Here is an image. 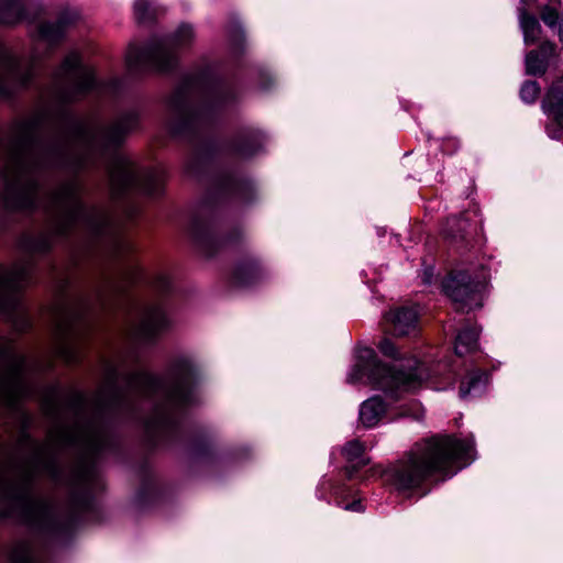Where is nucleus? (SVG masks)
I'll use <instances>...</instances> for the list:
<instances>
[{
  "label": "nucleus",
  "instance_id": "obj_1",
  "mask_svg": "<svg viewBox=\"0 0 563 563\" xmlns=\"http://www.w3.org/2000/svg\"><path fill=\"white\" fill-rule=\"evenodd\" d=\"M96 88L95 69L73 51L53 71L47 89L48 97L58 104L54 112L58 135H42L48 119L43 111L13 124L1 170L4 186L0 199L8 210L33 212L38 208L40 177L44 172L59 168L78 174L100 163L107 164L113 200L131 192L162 195L166 177L163 166L141 169L118 153L139 126L136 110L122 111L107 124H99L95 119L78 118L66 108Z\"/></svg>",
  "mask_w": 563,
  "mask_h": 563
},
{
  "label": "nucleus",
  "instance_id": "obj_2",
  "mask_svg": "<svg viewBox=\"0 0 563 563\" xmlns=\"http://www.w3.org/2000/svg\"><path fill=\"white\" fill-rule=\"evenodd\" d=\"M240 99L235 84L220 77L210 66L184 76L167 99L170 131L195 146L186 163L190 175L209 170L214 157L213 129L220 115Z\"/></svg>",
  "mask_w": 563,
  "mask_h": 563
},
{
  "label": "nucleus",
  "instance_id": "obj_3",
  "mask_svg": "<svg viewBox=\"0 0 563 563\" xmlns=\"http://www.w3.org/2000/svg\"><path fill=\"white\" fill-rule=\"evenodd\" d=\"M113 253L118 267L111 275H103L88 297L80 301L81 312L119 310L139 317H166L167 298L172 290L169 278L164 274L147 280L143 269L129 256L134 245L122 236L114 238Z\"/></svg>",
  "mask_w": 563,
  "mask_h": 563
},
{
  "label": "nucleus",
  "instance_id": "obj_4",
  "mask_svg": "<svg viewBox=\"0 0 563 563\" xmlns=\"http://www.w3.org/2000/svg\"><path fill=\"white\" fill-rule=\"evenodd\" d=\"M197 367L187 357L170 362L167 371L169 379L146 371L126 373L123 378L131 389L145 399L158 391L163 397L154 404L152 413L145 421V442L151 449L187 444L188 435L181 423L184 411L194 402V386L197 382Z\"/></svg>",
  "mask_w": 563,
  "mask_h": 563
},
{
  "label": "nucleus",
  "instance_id": "obj_5",
  "mask_svg": "<svg viewBox=\"0 0 563 563\" xmlns=\"http://www.w3.org/2000/svg\"><path fill=\"white\" fill-rule=\"evenodd\" d=\"M81 186L77 179L68 180L49 191L43 203L48 217L47 227L38 234L25 233L19 240L26 253L46 254L57 240L69 239L77 228H82L98 239L111 230V217L98 206H87L81 197Z\"/></svg>",
  "mask_w": 563,
  "mask_h": 563
},
{
  "label": "nucleus",
  "instance_id": "obj_6",
  "mask_svg": "<svg viewBox=\"0 0 563 563\" xmlns=\"http://www.w3.org/2000/svg\"><path fill=\"white\" fill-rule=\"evenodd\" d=\"M474 441L434 435L416 442L383 473L384 483L401 495H410L433 475H453L473 460Z\"/></svg>",
  "mask_w": 563,
  "mask_h": 563
},
{
  "label": "nucleus",
  "instance_id": "obj_7",
  "mask_svg": "<svg viewBox=\"0 0 563 563\" xmlns=\"http://www.w3.org/2000/svg\"><path fill=\"white\" fill-rule=\"evenodd\" d=\"M87 404L85 391L73 390L66 405L77 420L70 426L63 424L57 430V438L64 445L81 449L71 467L74 486H87L96 479V461L110 444L107 432L97 424L95 417L85 422L80 421Z\"/></svg>",
  "mask_w": 563,
  "mask_h": 563
},
{
  "label": "nucleus",
  "instance_id": "obj_8",
  "mask_svg": "<svg viewBox=\"0 0 563 563\" xmlns=\"http://www.w3.org/2000/svg\"><path fill=\"white\" fill-rule=\"evenodd\" d=\"M409 363L408 372L388 367L377 360L373 349L361 347L347 382L368 384L390 395L397 391L415 390L429 377V373L420 361L411 360Z\"/></svg>",
  "mask_w": 563,
  "mask_h": 563
},
{
  "label": "nucleus",
  "instance_id": "obj_9",
  "mask_svg": "<svg viewBox=\"0 0 563 563\" xmlns=\"http://www.w3.org/2000/svg\"><path fill=\"white\" fill-rule=\"evenodd\" d=\"M192 40V27L181 24L167 37L154 38L144 46L131 45L126 54L128 67L133 73L170 71L177 66L179 51L190 46Z\"/></svg>",
  "mask_w": 563,
  "mask_h": 563
},
{
  "label": "nucleus",
  "instance_id": "obj_10",
  "mask_svg": "<svg viewBox=\"0 0 563 563\" xmlns=\"http://www.w3.org/2000/svg\"><path fill=\"white\" fill-rule=\"evenodd\" d=\"M479 332L481 329L476 324H470L461 329L455 338L453 358L442 365L443 368L448 369L454 377L461 376V368L464 367L467 375L465 379L461 382L459 391L460 397L463 399L472 394L482 391L487 379L485 372L471 368L473 360H464L465 356L477 352Z\"/></svg>",
  "mask_w": 563,
  "mask_h": 563
},
{
  "label": "nucleus",
  "instance_id": "obj_11",
  "mask_svg": "<svg viewBox=\"0 0 563 563\" xmlns=\"http://www.w3.org/2000/svg\"><path fill=\"white\" fill-rule=\"evenodd\" d=\"M444 294L457 313L468 314L483 307L485 284L472 278L465 271H453L442 282Z\"/></svg>",
  "mask_w": 563,
  "mask_h": 563
},
{
  "label": "nucleus",
  "instance_id": "obj_12",
  "mask_svg": "<svg viewBox=\"0 0 563 563\" xmlns=\"http://www.w3.org/2000/svg\"><path fill=\"white\" fill-rule=\"evenodd\" d=\"M119 376L118 367L108 363L104 368V387L98 391L95 399L98 415L110 411L117 416H132L135 412V400L118 385Z\"/></svg>",
  "mask_w": 563,
  "mask_h": 563
},
{
  "label": "nucleus",
  "instance_id": "obj_13",
  "mask_svg": "<svg viewBox=\"0 0 563 563\" xmlns=\"http://www.w3.org/2000/svg\"><path fill=\"white\" fill-rule=\"evenodd\" d=\"M35 73L34 60L16 58L0 43V98H8L16 89L29 87Z\"/></svg>",
  "mask_w": 563,
  "mask_h": 563
},
{
  "label": "nucleus",
  "instance_id": "obj_14",
  "mask_svg": "<svg viewBox=\"0 0 563 563\" xmlns=\"http://www.w3.org/2000/svg\"><path fill=\"white\" fill-rule=\"evenodd\" d=\"M210 195L217 201L246 203L253 199L252 183L235 170L222 169L214 173Z\"/></svg>",
  "mask_w": 563,
  "mask_h": 563
},
{
  "label": "nucleus",
  "instance_id": "obj_15",
  "mask_svg": "<svg viewBox=\"0 0 563 563\" xmlns=\"http://www.w3.org/2000/svg\"><path fill=\"white\" fill-rule=\"evenodd\" d=\"M189 234L196 247L208 257L213 256L225 246L238 244L243 236L240 229L234 230L225 236H220L209 221L200 218L192 219L189 227Z\"/></svg>",
  "mask_w": 563,
  "mask_h": 563
},
{
  "label": "nucleus",
  "instance_id": "obj_16",
  "mask_svg": "<svg viewBox=\"0 0 563 563\" xmlns=\"http://www.w3.org/2000/svg\"><path fill=\"white\" fill-rule=\"evenodd\" d=\"M32 268L29 264L13 267L0 265V311L10 312L19 303L21 289L31 282Z\"/></svg>",
  "mask_w": 563,
  "mask_h": 563
},
{
  "label": "nucleus",
  "instance_id": "obj_17",
  "mask_svg": "<svg viewBox=\"0 0 563 563\" xmlns=\"http://www.w3.org/2000/svg\"><path fill=\"white\" fill-rule=\"evenodd\" d=\"M13 377H2L0 373V404L11 411H20L24 399L31 396V386L21 373Z\"/></svg>",
  "mask_w": 563,
  "mask_h": 563
},
{
  "label": "nucleus",
  "instance_id": "obj_18",
  "mask_svg": "<svg viewBox=\"0 0 563 563\" xmlns=\"http://www.w3.org/2000/svg\"><path fill=\"white\" fill-rule=\"evenodd\" d=\"M555 52L556 45L552 41H542L537 49L527 53L525 59L526 73L531 76H543Z\"/></svg>",
  "mask_w": 563,
  "mask_h": 563
},
{
  "label": "nucleus",
  "instance_id": "obj_19",
  "mask_svg": "<svg viewBox=\"0 0 563 563\" xmlns=\"http://www.w3.org/2000/svg\"><path fill=\"white\" fill-rule=\"evenodd\" d=\"M261 277L262 268L260 262L253 256H247L234 265L230 283L236 287H246L257 283Z\"/></svg>",
  "mask_w": 563,
  "mask_h": 563
},
{
  "label": "nucleus",
  "instance_id": "obj_20",
  "mask_svg": "<svg viewBox=\"0 0 563 563\" xmlns=\"http://www.w3.org/2000/svg\"><path fill=\"white\" fill-rule=\"evenodd\" d=\"M37 14L30 13V5L24 0H0V23L15 25L21 22H33Z\"/></svg>",
  "mask_w": 563,
  "mask_h": 563
},
{
  "label": "nucleus",
  "instance_id": "obj_21",
  "mask_svg": "<svg viewBox=\"0 0 563 563\" xmlns=\"http://www.w3.org/2000/svg\"><path fill=\"white\" fill-rule=\"evenodd\" d=\"M74 20L73 14L63 12L55 22H41L37 27L40 38L47 42L49 46L58 45L64 38L68 26L74 23Z\"/></svg>",
  "mask_w": 563,
  "mask_h": 563
},
{
  "label": "nucleus",
  "instance_id": "obj_22",
  "mask_svg": "<svg viewBox=\"0 0 563 563\" xmlns=\"http://www.w3.org/2000/svg\"><path fill=\"white\" fill-rule=\"evenodd\" d=\"M543 111L563 128V85L552 84L542 100Z\"/></svg>",
  "mask_w": 563,
  "mask_h": 563
},
{
  "label": "nucleus",
  "instance_id": "obj_23",
  "mask_svg": "<svg viewBox=\"0 0 563 563\" xmlns=\"http://www.w3.org/2000/svg\"><path fill=\"white\" fill-rule=\"evenodd\" d=\"M263 144V135L254 130H245L236 135L232 142L233 152L241 157L256 154Z\"/></svg>",
  "mask_w": 563,
  "mask_h": 563
},
{
  "label": "nucleus",
  "instance_id": "obj_24",
  "mask_svg": "<svg viewBox=\"0 0 563 563\" xmlns=\"http://www.w3.org/2000/svg\"><path fill=\"white\" fill-rule=\"evenodd\" d=\"M365 445L360 440L354 439L349 441L342 448V455L346 460L350 466H346V473L349 478L353 477V474L362 466L368 463V459L365 456Z\"/></svg>",
  "mask_w": 563,
  "mask_h": 563
},
{
  "label": "nucleus",
  "instance_id": "obj_25",
  "mask_svg": "<svg viewBox=\"0 0 563 563\" xmlns=\"http://www.w3.org/2000/svg\"><path fill=\"white\" fill-rule=\"evenodd\" d=\"M386 412V406L383 399L378 396L372 397L365 400L358 412L360 422L365 428H373L377 426L384 413Z\"/></svg>",
  "mask_w": 563,
  "mask_h": 563
},
{
  "label": "nucleus",
  "instance_id": "obj_26",
  "mask_svg": "<svg viewBox=\"0 0 563 563\" xmlns=\"http://www.w3.org/2000/svg\"><path fill=\"white\" fill-rule=\"evenodd\" d=\"M519 22L523 33L525 44L531 45L537 43L542 34V27L538 19L526 9H521L519 13Z\"/></svg>",
  "mask_w": 563,
  "mask_h": 563
},
{
  "label": "nucleus",
  "instance_id": "obj_27",
  "mask_svg": "<svg viewBox=\"0 0 563 563\" xmlns=\"http://www.w3.org/2000/svg\"><path fill=\"white\" fill-rule=\"evenodd\" d=\"M33 466L41 467L53 481L62 478V467L53 455H45V448H38L37 452L30 460Z\"/></svg>",
  "mask_w": 563,
  "mask_h": 563
},
{
  "label": "nucleus",
  "instance_id": "obj_28",
  "mask_svg": "<svg viewBox=\"0 0 563 563\" xmlns=\"http://www.w3.org/2000/svg\"><path fill=\"white\" fill-rule=\"evenodd\" d=\"M384 329L395 336L417 335L420 319H386Z\"/></svg>",
  "mask_w": 563,
  "mask_h": 563
},
{
  "label": "nucleus",
  "instance_id": "obj_29",
  "mask_svg": "<svg viewBox=\"0 0 563 563\" xmlns=\"http://www.w3.org/2000/svg\"><path fill=\"white\" fill-rule=\"evenodd\" d=\"M140 323L135 329V336L144 343L154 342L159 335L166 319H140Z\"/></svg>",
  "mask_w": 563,
  "mask_h": 563
},
{
  "label": "nucleus",
  "instance_id": "obj_30",
  "mask_svg": "<svg viewBox=\"0 0 563 563\" xmlns=\"http://www.w3.org/2000/svg\"><path fill=\"white\" fill-rule=\"evenodd\" d=\"M9 561L10 563H42L32 544L26 540H20L11 547Z\"/></svg>",
  "mask_w": 563,
  "mask_h": 563
},
{
  "label": "nucleus",
  "instance_id": "obj_31",
  "mask_svg": "<svg viewBox=\"0 0 563 563\" xmlns=\"http://www.w3.org/2000/svg\"><path fill=\"white\" fill-rule=\"evenodd\" d=\"M468 221L463 217H451L446 220L443 228V235L452 242H462L466 240Z\"/></svg>",
  "mask_w": 563,
  "mask_h": 563
},
{
  "label": "nucleus",
  "instance_id": "obj_32",
  "mask_svg": "<svg viewBox=\"0 0 563 563\" xmlns=\"http://www.w3.org/2000/svg\"><path fill=\"white\" fill-rule=\"evenodd\" d=\"M41 409L43 413L48 418L55 420L60 418L57 386H49L45 389L41 399Z\"/></svg>",
  "mask_w": 563,
  "mask_h": 563
},
{
  "label": "nucleus",
  "instance_id": "obj_33",
  "mask_svg": "<svg viewBox=\"0 0 563 563\" xmlns=\"http://www.w3.org/2000/svg\"><path fill=\"white\" fill-rule=\"evenodd\" d=\"M423 314V307L418 302L405 300L399 305L390 308L389 317H420Z\"/></svg>",
  "mask_w": 563,
  "mask_h": 563
},
{
  "label": "nucleus",
  "instance_id": "obj_34",
  "mask_svg": "<svg viewBox=\"0 0 563 563\" xmlns=\"http://www.w3.org/2000/svg\"><path fill=\"white\" fill-rule=\"evenodd\" d=\"M134 16L137 23H147L154 19V10L150 0H135Z\"/></svg>",
  "mask_w": 563,
  "mask_h": 563
},
{
  "label": "nucleus",
  "instance_id": "obj_35",
  "mask_svg": "<svg viewBox=\"0 0 563 563\" xmlns=\"http://www.w3.org/2000/svg\"><path fill=\"white\" fill-rule=\"evenodd\" d=\"M541 92V87L536 80H527L520 89V97L527 103L537 101Z\"/></svg>",
  "mask_w": 563,
  "mask_h": 563
},
{
  "label": "nucleus",
  "instance_id": "obj_36",
  "mask_svg": "<svg viewBox=\"0 0 563 563\" xmlns=\"http://www.w3.org/2000/svg\"><path fill=\"white\" fill-rule=\"evenodd\" d=\"M7 360H10V368L7 375H2V377H13L18 376V373H21V377L24 373V366H25V357L22 355H15L13 353V349L11 350V355Z\"/></svg>",
  "mask_w": 563,
  "mask_h": 563
},
{
  "label": "nucleus",
  "instance_id": "obj_37",
  "mask_svg": "<svg viewBox=\"0 0 563 563\" xmlns=\"http://www.w3.org/2000/svg\"><path fill=\"white\" fill-rule=\"evenodd\" d=\"M540 19L549 27H555L561 21L558 10L549 4H545L540 10Z\"/></svg>",
  "mask_w": 563,
  "mask_h": 563
},
{
  "label": "nucleus",
  "instance_id": "obj_38",
  "mask_svg": "<svg viewBox=\"0 0 563 563\" xmlns=\"http://www.w3.org/2000/svg\"><path fill=\"white\" fill-rule=\"evenodd\" d=\"M399 416L419 420L423 417V409L418 402H410L400 408Z\"/></svg>",
  "mask_w": 563,
  "mask_h": 563
},
{
  "label": "nucleus",
  "instance_id": "obj_39",
  "mask_svg": "<svg viewBox=\"0 0 563 563\" xmlns=\"http://www.w3.org/2000/svg\"><path fill=\"white\" fill-rule=\"evenodd\" d=\"M60 355L64 356V358L68 363H75L77 362L79 357V353L76 350V347L67 341V338H64V342L62 343L59 347Z\"/></svg>",
  "mask_w": 563,
  "mask_h": 563
},
{
  "label": "nucleus",
  "instance_id": "obj_40",
  "mask_svg": "<svg viewBox=\"0 0 563 563\" xmlns=\"http://www.w3.org/2000/svg\"><path fill=\"white\" fill-rule=\"evenodd\" d=\"M378 349L385 356L396 358L398 355L397 347L389 339H383L379 342Z\"/></svg>",
  "mask_w": 563,
  "mask_h": 563
},
{
  "label": "nucleus",
  "instance_id": "obj_41",
  "mask_svg": "<svg viewBox=\"0 0 563 563\" xmlns=\"http://www.w3.org/2000/svg\"><path fill=\"white\" fill-rule=\"evenodd\" d=\"M18 442L20 445H34L35 453L37 452L38 448H44L43 445H40L38 442L32 438L29 430H21Z\"/></svg>",
  "mask_w": 563,
  "mask_h": 563
},
{
  "label": "nucleus",
  "instance_id": "obj_42",
  "mask_svg": "<svg viewBox=\"0 0 563 563\" xmlns=\"http://www.w3.org/2000/svg\"><path fill=\"white\" fill-rule=\"evenodd\" d=\"M338 505L347 511H353V512L364 511V506L362 504L361 498H356L352 503H344L343 500H339Z\"/></svg>",
  "mask_w": 563,
  "mask_h": 563
},
{
  "label": "nucleus",
  "instance_id": "obj_43",
  "mask_svg": "<svg viewBox=\"0 0 563 563\" xmlns=\"http://www.w3.org/2000/svg\"><path fill=\"white\" fill-rule=\"evenodd\" d=\"M11 342H2V340H0V362L7 360L9 355H11Z\"/></svg>",
  "mask_w": 563,
  "mask_h": 563
},
{
  "label": "nucleus",
  "instance_id": "obj_44",
  "mask_svg": "<svg viewBox=\"0 0 563 563\" xmlns=\"http://www.w3.org/2000/svg\"><path fill=\"white\" fill-rule=\"evenodd\" d=\"M19 412H20V421H21L22 430H29L31 422H32L31 415L27 411H24L21 409Z\"/></svg>",
  "mask_w": 563,
  "mask_h": 563
},
{
  "label": "nucleus",
  "instance_id": "obj_45",
  "mask_svg": "<svg viewBox=\"0 0 563 563\" xmlns=\"http://www.w3.org/2000/svg\"><path fill=\"white\" fill-rule=\"evenodd\" d=\"M194 451H196L199 454H206L210 450V444L207 441H203L199 444L192 445Z\"/></svg>",
  "mask_w": 563,
  "mask_h": 563
},
{
  "label": "nucleus",
  "instance_id": "obj_46",
  "mask_svg": "<svg viewBox=\"0 0 563 563\" xmlns=\"http://www.w3.org/2000/svg\"><path fill=\"white\" fill-rule=\"evenodd\" d=\"M60 322L58 323V328H60L64 331L70 330V323L68 322L70 319H58Z\"/></svg>",
  "mask_w": 563,
  "mask_h": 563
},
{
  "label": "nucleus",
  "instance_id": "obj_47",
  "mask_svg": "<svg viewBox=\"0 0 563 563\" xmlns=\"http://www.w3.org/2000/svg\"><path fill=\"white\" fill-rule=\"evenodd\" d=\"M559 40L563 45V20L559 23V31H558Z\"/></svg>",
  "mask_w": 563,
  "mask_h": 563
},
{
  "label": "nucleus",
  "instance_id": "obj_48",
  "mask_svg": "<svg viewBox=\"0 0 563 563\" xmlns=\"http://www.w3.org/2000/svg\"><path fill=\"white\" fill-rule=\"evenodd\" d=\"M68 285H69V280L64 279L60 285V292H64L67 289Z\"/></svg>",
  "mask_w": 563,
  "mask_h": 563
},
{
  "label": "nucleus",
  "instance_id": "obj_49",
  "mask_svg": "<svg viewBox=\"0 0 563 563\" xmlns=\"http://www.w3.org/2000/svg\"><path fill=\"white\" fill-rule=\"evenodd\" d=\"M2 151V139L0 137V152Z\"/></svg>",
  "mask_w": 563,
  "mask_h": 563
}]
</instances>
